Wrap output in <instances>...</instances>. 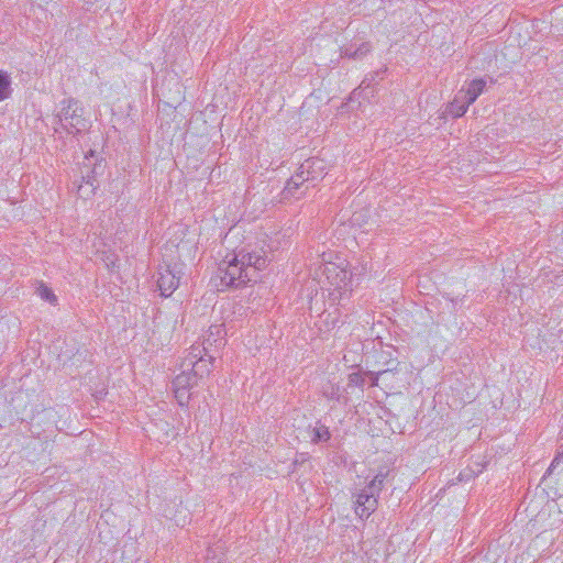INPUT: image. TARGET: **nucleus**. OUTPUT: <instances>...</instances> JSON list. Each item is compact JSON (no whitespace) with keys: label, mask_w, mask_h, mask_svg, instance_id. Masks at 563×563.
Returning <instances> with one entry per match:
<instances>
[{"label":"nucleus","mask_w":563,"mask_h":563,"mask_svg":"<svg viewBox=\"0 0 563 563\" xmlns=\"http://www.w3.org/2000/svg\"><path fill=\"white\" fill-rule=\"evenodd\" d=\"M267 258L257 252L240 251L227 256L218 267L217 276L223 287H242L260 279V273L266 268Z\"/></svg>","instance_id":"nucleus-1"},{"label":"nucleus","mask_w":563,"mask_h":563,"mask_svg":"<svg viewBox=\"0 0 563 563\" xmlns=\"http://www.w3.org/2000/svg\"><path fill=\"white\" fill-rule=\"evenodd\" d=\"M190 355L191 358L188 360V365L192 366V369L190 372H181L173 380L175 397L181 406L189 400V389L197 384V376H202L205 372H209V368H202L206 360L200 355L199 346L192 347Z\"/></svg>","instance_id":"nucleus-2"},{"label":"nucleus","mask_w":563,"mask_h":563,"mask_svg":"<svg viewBox=\"0 0 563 563\" xmlns=\"http://www.w3.org/2000/svg\"><path fill=\"white\" fill-rule=\"evenodd\" d=\"M93 156L95 155L92 151L89 152V155L85 156L84 168H86L87 172L84 169L81 170L82 183L77 187V194L82 199H89L95 195L96 189L99 187V183L97 181L96 176L101 174L103 170V165L101 162H91Z\"/></svg>","instance_id":"nucleus-3"},{"label":"nucleus","mask_w":563,"mask_h":563,"mask_svg":"<svg viewBox=\"0 0 563 563\" xmlns=\"http://www.w3.org/2000/svg\"><path fill=\"white\" fill-rule=\"evenodd\" d=\"M58 118L63 128L70 134L79 133L86 129L82 109L78 107V101L74 98L63 101V108Z\"/></svg>","instance_id":"nucleus-4"},{"label":"nucleus","mask_w":563,"mask_h":563,"mask_svg":"<svg viewBox=\"0 0 563 563\" xmlns=\"http://www.w3.org/2000/svg\"><path fill=\"white\" fill-rule=\"evenodd\" d=\"M323 274L333 287L331 296H335L336 291L339 298H341L344 294L352 290V274L347 272L345 266L329 262L324 264Z\"/></svg>","instance_id":"nucleus-5"},{"label":"nucleus","mask_w":563,"mask_h":563,"mask_svg":"<svg viewBox=\"0 0 563 563\" xmlns=\"http://www.w3.org/2000/svg\"><path fill=\"white\" fill-rule=\"evenodd\" d=\"M310 167H318V170L323 172L325 168L324 161L318 157L306 159L299 167L296 175H294L285 187L287 196H296V191L307 181H310L309 169Z\"/></svg>","instance_id":"nucleus-6"},{"label":"nucleus","mask_w":563,"mask_h":563,"mask_svg":"<svg viewBox=\"0 0 563 563\" xmlns=\"http://www.w3.org/2000/svg\"><path fill=\"white\" fill-rule=\"evenodd\" d=\"M181 274V264L166 265L159 268L157 286L162 296L168 297L178 288Z\"/></svg>","instance_id":"nucleus-7"},{"label":"nucleus","mask_w":563,"mask_h":563,"mask_svg":"<svg viewBox=\"0 0 563 563\" xmlns=\"http://www.w3.org/2000/svg\"><path fill=\"white\" fill-rule=\"evenodd\" d=\"M545 486L553 492L556 497H563V465L559 457H554L547 474L543 476Z\"/></svg>","instance_id":"nucleus-8"},{"label":"nucleus","mask_w":563,"mask_h":563,"mask_svg":"<svg viewBox=\"0 0 563 563\" xmlns=\"http://www.w3.org/2000/svg\"><path fill=\"white\" fill-rule=\"evenodd\" d=\"M355 514L361 518H368L378 506V499L372 492H368L366 488L361 490L355 496Z\"/></svg>","instance_id":"nucleus-9"},{"label":"nucleus","mask_w":563,"mask_h":563,"mask_svg":"<svg viewBox=\"0 0 563 563\" xmlns=\"http://www.w3.org/2000/svg\"><path fill=\"white\" fill-rule=\"evenodd\" d=\"M225 330L222 324L211 325L209 329V334L203 340L202 350L200 349V355L208 356L210 362L216 360V356L211 354L210 347L214 345L217 349L223 346L225 344L224 340Z\"/></svg>","instance_id":"nucleus-10"},{"label":"nucleus","mask_w":563,"mask_h":563,"mask_svg":"<svg viewBox=\"0 0 563 563\" xmlns=\"http://www.w3.org/2000/svg\"><path fill=\"white\" fill-rule=\"evenodd\" d=\"M486 81L484 79H474L470 82L466 90H460L459 93L465 99V102L470 106L478 98L484 91Z\"/></svg>","instance_id":"nucleus-11"},{"label":"nucleus","mask_w":563,"mask_h":563,"mask_svg":"<svg viewBox=\"0 0 563 563\" xmlns=\"http://www.w3.org/2000/svg\"><path fill=\"white\" fill-rule=\"evenodd\" d=\"M468 104L465 102V99L457 93L456 97L446 108V112L453 118H460L465 114Z\"/></svg>","instance_id":"nucleus-12"},{"label":"nucleus","mask_w":563,"mask_h":563,"mask_svg":"<svg viewBox=\"0 0 563 563\" xmlns=\"http://www.w3.org/2000/svg\"><path fill=\"white\" fill-rule=\"evenodd\" d=\"M388 475V472H379L365 487L368 492H372L373 495L378 497V494L384 487L385 479Z\"/></svg>","instance_id":"nucleus-13"},{"label":"nucleus","mask_w":563,"mask_h":563,"mask_svg":"<svg viewBox=\"0 0 563 563\" xmlns=\"http://www.w3.org/2000/svg\"><path fill=\"white\" fill-rule=\"evenodd\" d=\"M312 434L313 435L311 438V441L313 443L327 442L331 438L329 428L323 424H319V426L314 427L312 430Z\"/></svg>","instance_id":"nucleus-14"},{"label":"nucleus","mask_w":563,"mask_h":563,"mask_svg":"<svg viewBox=\"0 0 563 563\" xmlns=\"http://www.w3.org/2000/svg\"><path fill=\"white\" fill-rule=\"evenodd\" d=\"M10 95V79L8 75L0 71V101L7 99Z\"/></svg>","instance_id":"nucleus-15"},{"label":"nucleus","mask_w":563,"mask_h":563,"mask_svg":"<svg viewBox=\"0 0 563 563\" xmlns=\"http://www.w3.org/2000/svg\"><path fill=\"white\" fill-rule=\"evenodd\" d=\"M36 292L37 295L43 299V300H46L51 303H54L57 298L56 296L54 295V292L52 291L51 288H48L46 285L44 284H41L37 289H36Z\"/></svg>","instance_id":"nucleus-16"},{"label":"nucleus","mask_w":563,"mask_h":563,"mask_svg":"<svg viewBox=\"0 0 563 563\" xmlns=\"http://www.w3.org/2000/svg\"><path fill=\"white\" fill-rule=\"evenodd\" d=\"M323 396L330 400H340V388L334 384H329L323 387Z\"/></svg>","instance_id":"nucleus-17"},{"label":"nucleus","mask_w":563,"mask_h":563,"mask_svg":"<svg viewBox=\"0 0 563 563\" xmlns=\"http://www.w3.org/2000/svg\"><path fill=\"white\" fill-rule=\"evenodd\" d=\"M376 75H378V73L369 75V77L366 76L364 78V80L362 81V84L360 85V87L357 89L353 90L351 99L356 98L362 92V90L368 88L372 85V82L375 80Z\"/></svg>","instance_id":"nucleus-18"},{"label":"nucleus","mask_w":563,"mask_h":563,"mask_svg":"<svg viewBox=\"0 0 563 563\" xmlns=\"http://www.w3.org/2000/svg\"><path fill=\"white\" fill-rule=\"evenodd\" d=\"M371 52V44L368 42L362 43L353 51L354 59H362Z\"/></svg>","instance_id":"nucleus-19"},{"label":"nucleus","mask_w":563,"mask_h":563,"mask_svg":"<svg viewBox=\"0 0 563 563\" xmlns=\"http://www.w3.org/2000/svg\"><path fill=\"white\" fill-rule=\"evenodd\" d=\"M390 371L386 369V371H380V372H369V377H371V380H372V385L373 386H376L378 384V379L380 376H385L387 374H389Z\"/></svg>","instance_id":"nucleus-20"},{"label":"nucleus","mask_w":563,"mask_h":563,"mask_svg":"<svg viewBox=\"0 0 563 563\" xmlns=\"http://www.w3.org/2000/svg\"><path fill=\"white\" fill-rule=\"evenodd\" d=\"M323 172L318 170V167H310L309 169V177L310 181H313L322 176Z\"/></svg>","instance_id":"nucleus-21"},{"label":"nucleus","mask_w":563,"mask_h":563,"mask_svg":"<svg viewBox=\"0 0 563 563\" xmlns=\"http://www.w3.org/2000/svg\"><path fill=\"white\" fill-rule=\"evenodd\" d=\"M355 48L351 45V46H346V47H343L341 49V55L344 56V57H347V58H352L354 59V54H353V51Z\"/></svg>","instance_id":"nucleus-22"},{"label":"nucleus","mask_w":563,"mask_h":563,"mask_svg":"<svg viewBox=\"0 0 563 563\" xmlns=\"http://www.w3.org/2000/svg\"><path fill=\"white\" fill-rule=\"evenodd\" d=\"M358 378H360L358 374H352V375L350 376V380H351L352 383H356V384H358Z\"/></svg>","instance_id":"nucleus-23"},{"label":"nucleus","mask_w":563,"mask_h":563,"mask_svg":"<svg viewBox=\"0 0 563 563\" xmlns=\"http://www.w3.org/2000/svg\"><path fill=\"white\" fill-rule=\"evenodd\" d=\"M563 456V444L560 445V451L555 457H559V460Z\"/></svg>","instance_id":"nucleus-24"},{"label":"nucleus","mask_w":563,"mask_h":563,"mask_svg":"<svg viewBox=\"0 0 563 563\" xmlns=\"http://www.w3.org/2000/svg\"><path fill=\"white\" fill-rule=\"evenodd\" d=\"M207 563H211V559H210V556H209V555H208V558H207Z\"/></svg>","instance_id":"nucleus-25"}]
</instances>
